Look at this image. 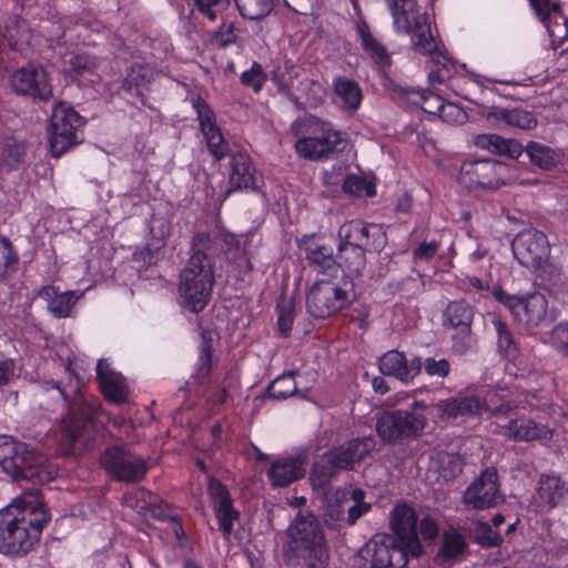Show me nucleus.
<instances>
[{"label": "nucleus", "mask_w": 568, "mask_h": 568, "mask_svg": "<svg viewBox=\"0 0 568 568\" xmlns=\"http://www.w3.org/2000/svg\"><path fill=\"white\" fill-rule=\"evenodd\" d=\"M420 369L419 357L407 361L405 354L398 351H389L379 359V371L383 375L393 376L404 383L413 381Z\"/></svg>", "instance_id": "4be33fe9"}, {"label": "nucleus", "mask_w": 568, "mask_h": 568, "mask_svg": "<svg viewBox=\"0 0 568 568\" xmlns=\"http://www.w3.org/2000/svg\"><path fill=\"white\" fill-rule=\"evenodd\" d=\"M356 33L363 50L368 54L376 68L385 73L392 65V58L386 47L373 36L369 26L363 19L356 23Z\"/></svg>", "instance_id": "bb28decb"}, {"label": "nucleus", "mask_w": 568, "mask_h": 568, "mask_svg": "<svg viewBox=\"0 0 568 568\" xmlns=\"http://www.w3.org/2000/svg\"><path fill=\"white\" fill-rule=\"evenodd\" d=\"M529 1L554 40H564L568 37V19L560 13L558 2L552 0Z\"/></svg>", "instance_id": "b1692460"}, {"label": "nucleus", "mask_w": 568, "mask_h": 568, "mask_svg": "<svg viewBox=\"0 0 568 568\" xmlns=\"http://www.w3.org/2000/svg\"><path fill=\"white\" fill-rule=\"evenodd\" d=\"M436 408L443 419L474 417L479 415V400L475 392H466L455 397L439 400Z\"/></svg>", "instance_id": "a878e982"}, {"label": "nucleus", "mask_w": 568, "mask_h": 568, "mask_svg": "<svg viewBox=\"0 0 568 568\" xmlns=\"http://www.w3.org/2000/svg\"><path fill=\"white\" fill-rule=\"evenodd\" d=\"M353 291L341 288L328 281H317L307 294L308 313L317 318H326L347 306L354 294Z\"/></svg>", "instance_id": "9b49d317"}, {"label": "nucleus", "mask_w": 568, "mask_h": 568, "mask_svg": "<svg viewBox=\"0 0 568 568\" xmlns=\"http://www.w3.org/2000/svg\"><path fill=\"white\" fill-rule=\"evenodd\" d=\"M333 88L347 109L357 110L359 108L363 94L356 81L346 78H337L334 80Z\"/></svg>", "instance_id": "ea45409f"}, {"label": "nucleus", "mask_w": 568, "mask_h": 568, "mask_svg": "<svg viewBox=\"0 0 568 568\" xmlns=\"http://www.w3.org/2000/svg\"><path fill=\"white\" fill-rule=\"evenodd\" d=\"M331 459V464L335 466V469L339 473L342 470L354 469L355 462L353 460L348 449L345 445L334 448L326 453Z\"/></svg>", "instance_id": "13d9d810"}, {"label": "nucleus", "mask_w": 568, "mask_h": 568, "mask_svg": "<svg viewBox=\"0 0 568 568\" xmlns=\"http://www.w3.org/2000/svg\"><path fill=\"white\" fill-rule=\"evenodd\" d=\"M27 145L13 136L3 138L0 142V166L8 172L17 170L24 163Z\"/></svg>", "instance_id": "72a5a7b5"}, {"label": "nucleus", "mask_w": 568, "mask_h": 568, "mask_svg": "<svg viewBox=\"0 0 568 568\" xmlns=\"http://www.w3.org/2000/svg\"><path fill=\"white\" fill-rule=\"evenodd\" d=\"M193 106L197 114L201 131H210V129L217 126L215 123V114L201 97H196L192 100Z\"/></svg>", "instance_id": "4d7b16f0"}, {"label": "nucleus", "mask_w": 568, "mask_h": 568, "mask_svg": "<svg viewBox=\"0 0 568 568\" xmlns=\"http://www.w3.org/2000/svg\"><path fill=\"white\" fill-rule=\"evenodd\" d=\"M422 365H424L425 372L433 377L445 378L450 373V363L446 358L427 357Z\"/></svg>", "instance_id": "680f3d73"}, {"label": "nucleus", "mask_w": 568, "mask_h": 568, "mask_svg": "<svg viewBox=\"0 0 568 568\" xmlns=\"http://www.w3.org/2000/svg\"><path fill=\"white\" fill-rule=\"evenodd\" d=\"M39 296L48 303V310L55 317H67L74 304L73 294L65 292L59 294L53 286L43 287Z\"/></svg>", "instance_id": "4c0bfd02"}, {"label": "nucleus", "mask_w": 568, "mask_h": 568, "mask_svg": "<svg viewBox=\"0 0 568 568\" xmlns=\"http://www.w3.org/2000/svg\"><path fill=\"white\" fill-rule=\"evenodd\" d=\"M65 72L71 75H82L85 72H90L95 67L94 60L85 54L78 53L72 54L68 60L64 61Z\"/></svg>", "instance_id": "5fc2aeb1"}, {"label": "nucleus", "mask_w": 568, "mask_h": 568, "mask_svg": "<svg viewBox=\"0 0 568 568\" xmlns=\"http://www.w3.org/2000/svg\"><path fill=\"white\" fill-rule=\"evenodd\" d=\"M503 428L504 434L515 440H532L539 436L536 424L525 417L511 418Z\"/></svg>", "instance_id": "79ce46f5"}, {"label": "nucleus", "mask_w": 568, "mask_h": 568, "mask_svg": "<svg viewBox=\"0 0 568 568\" xmlns=\"http://www.w3.org/2000/svg\"><path fill=\"white\" fill-rule=\"evenodd\" d=\"M304 475V462L298 457L278 458L267 469V477L274 487L290 486Z\"/></svg>", "instance_id": "cd10ccee"}, {"label": "nucleus", "mask_w": 568, "mask_h": 568, "mask_svg": "<svg viewBox=\"0 0 568 568\" xmlns=\"http://www.w3.org/2000/svg\"><path fill=\"white\" fill-rule=\"evenodd\" d=\"M265 80L266 75L263 68L257 62H254L252 68L244 71L241 75V82L246 87H252L255 92H258L262 89Z\"/></svg>", "instance_id": "052dcab7"}, {"label": "nucleus", "mask_w": 568, "mask_h": 568, "mask_svg": "<svg viewBox=\"0 0 568 568\" xmlns=\"http://www.w3.org/2000/svg\"><path fill=\"white\" fill-rule=\"evenodd\" d=\"M287 542L283 549V559L290 566L305 568H325L329 552L324 531L317 517L302 509L290 524Z\"/></svg>", "instance_id": "7ed1b4c3"}, {"label": "nucleus", "mask_w": 568, "mask_h": 568, "mask_svg": "<svg viewBox=\"0 0 568 568\" xmlns=\"http://www.w3.org/2000/svg\"><path fill=\"white\" fill-rule=\"evenodd\" d=\"M525 151L534 165L546 171L555 168L557 163L560 161L559 153L539 142H528V144L525 148Z\"/></svg>", "instance_id": "58836bf2"}, {"label": "nucleus", "mask_w": 568, "mask_h": 568, "mask_svg": "<svg viewBox=\"0 0 568 568\" xmlns=\"http://www.w3.org/2000/svg\"><path fill=\"white\" fill-rule=\"evenodd\" d=\"M202 342L200 345V362L196 372V377L204 378L209 375L212 368V341L213 332L210 329H203L201 333Z\"/></svg>", "instance_id": "de8ad7c7"}, {"label": "nucleus", "mask_w": 568, "mask_h": 568, "mask_svg": "<svg viewBox=\"0 0 568 568\" xmlns=\"http://www.w3.org/2000/svg\"><path fill=\"white\" fill-rule=\"evenodd\" d=\"M241 16L248 20H260L273 10V0H235Z\"/></svg>", "instance_id": "49530a36"}, {"label": "nucleus", "mask_w": 568, "mask_h": 568, "mask_svg": "<svg viewBox=\"0 0 568 568\" xmlns=\"http://www.w3.org/2000/svg\"><path fill=\"white\" fill-rule=\"evenodd\" d=\"M568 489L565 483L554 475H541L538 486V497L548 508H554L564 500Z\"/></svg>", "instance_id": "c9c22d12"}, {"label": "nucleus", "mask_w": 568, "mask_h": 568, "mask_svg": "<svg viewBox=\"0 0 568 568\" xmlns=\"http://www.w3.org/2000/svg\"><path fill=\"white\" fill-rule=\"evenodd\" d=\"M101 465L113 478L124 483H138L148 471L143 457L119 446L110 447L102 454Z\"/></svg>", "instance_id": "f8f14e48"}, {"label": "nucleus", "mask_w": 568, "mask_h": 568, "mask_svg": "<svg viewBox=\"0 0 568 568\" xmlns=\"http://www.w3.org/2000/svg\"><path fill=\"white\" fill-rule=\"evenodd\" d=\"M209 495L213 501L215 516L225 538L233 532V523L240 519V513L233 507L232 497L220 480L211 479Z\"/></svg>", "instance_id": "412c9836"}, {"label": "nucleus", "mask_w": 568, "mask_h": 568, "mask_svg": "<svg viewBox=\"0 0 568 568\" xmlns=\"http://www.w3.org/2000/svg\"><path fill=\"white\" fill-rule=\"evenodd\" d=\"M82 116L70 105L59 102L53 106L50 119V150L54 158H59L71 146L83 141L81 126Z\"/></svg>", "instance_id": "0eeeda50"}, {"label": "nucleus", "mask_w": 568, "mask_h": 568, "mask_svg": "<svg viewBox=\"0 0 568 568\" xmlns=\"http://www.w3.org/2000/svg\"><path fill=\"white\" fill-rule=\"evenodd\" d=\"M375 445L376 442L372 436L354 438L345 444L355 464L363 460L371 452H373Z\"/></svg>", "instance_id": "864d4df0"}, {"label": "nucleus", "mask_w": 568, "mask_h": 568, "mask_svg": "<svg viewBox=\"0 0 568 568\" xmlns=\"http://www.w3.org/2000/svg\"><path fill=\"white\" fill-rule=\"evenodd\" d=\"M394 24L398 31L410 34L413 50L418 53H434L436 41L432 34L428 18L418 7L395 9L392 11Z\"/></svg>", "instance_id": "1a4fd4ad"}, {"label": "nucleus", "mask_w": 568, "mask_h": 568, "mask_svg": "<svg viewBox=\"0 0 568 568\" xmlns=\"http://www.w3.org/2000/svg\"><path fill=\"white\" fill-rule=\"evenodd\" d=\"M495 329L497 332L498 337V347L499 351L503 352L507 356H511L515 354V346H514V339L513 335L506 325V323L501 322L500 320L494 321Z\"/></svg>", "instance_id": "bf43d9fd"}, {"label": "nucleus", "mask_w": 568, "mask_h": 568, "mask_svg": "<svg viewBox=\"0 0 568 568\" xmlns=\"http://www.w3.org/2000/svg\"><path fill=\"white\" fill-rule=\"evenodd\" d=\"M507 172V165L497 160L467 161L460 166L458 181L468 190L478 187L498 189L505 184Z\"/></svg>", "instance_id": "9d476101"}, {"label": "nucleus", "mask_w": 568, "mask_h": 568, "mask_svg": "<svg viewBox=\"0 0 568 568\" xmlns=\"http://www.w3.org/2000/svg\"><path fill=\"white\" fill-rule=\"evenodd\" d=\"M278 308V318H277V329L282 336H287L292 329L293 325V306L291 303H283L277 306Z\"/></svg>", "instance_id": "338daca9"}, {"label": "nucleus", "mask_w": 568, "mask_h": 568, "mask_svg": "<svg viewBox=\"0 0 568 568\" xmlns=\"http://www.w3.org/2000/svg\"><path fill=\"white\" fill-rule=\"evenodd\" d=\"M149 230L154 243H149L146 248L151 252L159 251L172 232V224L165 216L153 215L149 223Z\"/></svg>", "instance_id": "c03bdc74"}, {"label": "nucleus", "mask_w": 568, "mask_h": 568, "mask_svg": "<svg viewBox=\"0 0 568 568\" xmlns=\"http://www.w3.org/2000/svg\"><path fill=\"white\" fill-rule=\"evenodd\" d=\"M496 297L510 311L516 321L527 327H537L547 320L548 302L542 294H531L524 298L499 292Z\"/></svg>", "instance_id": "dca6fc26"}, {"label": "nucleus", "mask_w": 568, "mask_h": 568, "mask_svg": "<svg viewBox=\"0 0 568 568\" xmlns=\"http://www.w3.org/2000/svg\"><path fill=\"white\" fill-rule=\"evenodd\" d=\"M50 520L38 494L27 493L0 509V554L24 557L40 541Z\"/></svg>", "instance_id": "f257e3e1"}, {"label": "nucleus", "mask_w": 568, "mask_h": 568, "mask_svg": "<svg viewBox=\"0 0 568 568\" xmlns=\"http://www.w3.org/2000/svg\"><path fill=\"white\" fill-rule=\"evenodd\" d=\"M467 549V542L462 534L456 530L445 531L442 546L435 557L437 565H443L459 558Z\"/></svg>", "instance_id": "e433bc0d"}, {"label": "nucleus", "mask_w": 568, "mask_h": 568, "mask_svg": "<svg viewBox=\"0 0 568 568\" xmlns=\"http://www.w3.org/2000/svg\"><path fill=\"white\" fill-rule=\"evenodd\" d=\"M211 154L221 160L229 153V143L225 141L219 126L202 132Z\"/></svg>", "instance_id": "8fccbe9b"}, {"label": "nucleus", "mask_w": 568, "mask_h": 568, "mask_svg": "<svg viewBox=\"0 0 568 568\" xmlns=\"http://www.w3.org/2000/svg\"><path fill=\"white\" fill-rule=\"evenodd\" d=\"M343 190L355 196H372L375 193L374 185L366 179L357 175H349L345 179Z\"/></svg>", "instance_id": "6e6d98bb"}, {"label": "nucleus", "mask_w": 568, "mask_h": 568, "mask_svg": "<svg viewBox=\"0 0 568 568\" xmlns=\"http://www.w3.org/2000/svg\"><path fill=\"white\" fill-rule=\"evenodd\" d=\"M43 395L47 398L67 404L69 416L63 419V440L70 446L79 444L85 448L95 436L93 415L98 404L88 402L83 396L77 395L72 400L54 382H47L43 386Z\"/></svg>", "instance_id": "20e7f679"}, {"label": "nucleus", "mask_w": 568, "mask_h": 568, "mask_svg": "<svg viewBox=\"0 0 568 568\" xmlns=\"http://www.w3.org/2000/svg\"><path fill=\"white\" fill-rule=\"evenodd\" d=\"M209 495L213 501L215 516L225 538L233 532V523L240 519V513L233 507L232 497L220 480L211 479Z\"/></svg>", "instance_id": "aec40b11"}, {"label": "nucleus", "mask_w": 568, "mask_h": 568, "mask_svg": "<svg viewBox=\"0 0 568 568\" xmlns=\"http://www.w3.org/2000/svg\"><path fill=\"white\" fill-rule=\"evenodd\" d=\"M463 471V463L458 456L447 454L443 456V478L450 480Z\"/></svg>", "instance_id": "774afa93"}, {"label": "nucleus", "mask_w": 568, "mask_h": 568, "mask_svg": "<svg viewBox=\"0 0 568 568\" xmlns=\"http://www.w3.org/2000/svg\"><path fill=\"white\" fill-rule=\"evenodd\" d=\"M464 504L471 509L484 510L504 503L496 468H486L465 490Z\"/></svg>", "instance_id": "2eb2a0df"}, {"label": "nucleus", "mask_w": 568, "mask_h": 568, "mask_svg": "<svg viewBox=\"0 0 568 568\" xmlns=\"http://www.w3.org/2000/svg\"><path fill=\"white\" fill-rule=\"evenodd\" d=\"M18 254L14 252L8 237L0 235V283H2L10 270L18 263Z\"/></svg>", "instance_id": "09e8293b"}, {"label": "nucleus", "mask_w": 568, "mask_h": 568, "mask_svg": "<svg viewBox=\"0 0 568 568\" xmlns=\"http://www.w3.org/2000/svg\"><path fill=\"white\" fill-rule=\"evenodd\" d=\"M329 462L328 456L324 454L322 458L313 465L310 479L314 488H325L338 474L335 466Z\"/></svg>", "instance_id": "37998d69"}, {"label": "nucleus", "mask_w": 568, "mask_h": 568, "mask_svg": "<svg viewBox=\"0 0 568 568\" xmlns=\"http://www.w3.org/2000/svg\"><path fill=\"white\" fill-rule=\"evenodd\" d=\"M256 171L250 156L245 153H236L231 159L230 186L232 190L256 189Z\"/></svg>", "instance_id": "c85d7f7f"}, {"label": "nucleus", "mask_w": 568, "mask_h": 568, "mask_svg": "<svg viewBox=\"0 0 568 568\" xmlns=\"http://www.w3.org/2000/svg\"><path fill=\"white\" fill-rule=\"evenodd\" d=\"M342 133L329 123H322L307 138H301L295 143L296 152L304 159L317 161L327 159L332 153L343 149Z\"/></svg>", "instance_id": "4468645a"}, {"label": "nucleus", "mask_w": 568, "mask_h": 568, "mask_svg": "<svg viewBox=\"0 0 568 568\" xmlns=\"http://www.w3.org/2000/svg\"><path fill=\"white\" fill-rule=\"evenodd\" d=\"M487 121L497 126H511L521 130H531L537 125L534 114L520 108H501L493 105L484 113Z\"/></svg>", "instance_id": "5701e85b"}, {"label": "nucleus", "mask_w": 568, "mask_h": 568, "mask_svg": "<svg viewBox=\"0 0 568 568\" xmlns=\"http://www.w3.org/2000/svg\"><path fill=\"white\" fill-rule=\"evenodd\" d=\"M473 539L484 548L498 547L504 541L503 536L494 531L487 523H479L473 534Z\"/></svg>", "instance_id": "603ef678"}, {"label": "nucleus", "mask_w": 568, "mask_h": 568, "mask_svg": "<svg viewBox=\"0 0 568 568\" xmlns=\"http://www.w3.org/2000/svg\"><path fill=\"white\" fill-rule=\"evenodd\" d=\"M97 379L106 399L121 404L128 399V385L125 379L115 373L105 359H100L97 365Z\"/></svg>", "instance_id": "393cba45"}, {"label": "nucleus", "mask_w": 568, "mask_h": 568, "mask_svg": "<svg viewBox=\"0 0 568 568\" xmlns=\"http://www.w3.org/2000/svg\"><path fill=\"white\" fill-rule=\"evenodd\" d=\"M394 92L399 97L405 98L408 102L419 105L424 112L429 114H439L443 116L445 106L439 95L428 93L425 90L404 87H395Z\"/></svg>", "instance_id": "473e14b6"}, {"label": "nucleus", "mask_w": 568, "mask_h": 568, "mask_svg": "<svg viewBox=\"0 0 568 568\" xmlns=\"http://www.w3.org/2000/svg\"><path fill=\"white\" fill-rule=\"evenodd\" d=\"M344 519V510L338 501L328 503L326 505L323 513V520L327 528H338Z\"/></svg>", "instance_id": "e2e57ef3"}, {"label": "nucleus", "mask_w": 568, "mask_h": 568, "mask_svg": "<svg viewBox=\"0 0 568 568\" xmlns=\"http://www.w3.org/2000/svg\"><path fill=\"white\" fill-rule=\"evenodd\" d=\"M410 555L407 547L397 542L396 537L377 534L359 550L363 568H405Z\"/></svg>", "instance_id": "6e6552de"}, {"label": "nucleus", "mask_w": 568, "mask_h": 568, "mask_svg": "<svg viewBox=\"0 0 568 568\" xmlns=\"http://www.w3.org/2000/svg\"><path fill=\"white\" fill-rule=\"evenodd\" d=\"M551 344L552 346L568 356V322H562L556 325L551 331Z\"/></svg>", "instance_id": "0e129e2a"}, {"label": "nucleus", "mask_w": 568, "mask_h": 568, "mask_svg": "<svg viewBox=\"0 0 568 568\" xmlns=\"http://www.w3.org/2000/svg\"><path fill=\"white\" fill-rule=\"evenodd\" d=\"M306 258L321 272H336L337 262L334 258L333 248L324 244L320 239L310 236L304 240Z\"/></svg>", "instance_id": "2f4dec72"}, {"label": "nucleus", "mask_w": 568, "mask_h": 568, "mask_svg": "<svg viewBox=\"0 0 568 568\" xmlns=\"http://www.w3.org/2000/svg\"><path fill=\"white\" fill-rule=\"evenodd\" d=\"M476 145L488 151L506 155L510 159H517L525 150L521 144L514 139H504L497 134H481L476 140Z\"/></svg>", "instance_id": "f704fd0d"}, {"label": "nucleus", "mask_w": 568, "mask_h": 568, "mask_svg": "<svg viewBox=\"0 0 568 568\" xmlns=\"http://www.w3.org/2000/svg\"><path fill=\"white\" fill-rule=\"evenodd\" d=\"M473 316V310L465 301L452 302L445 310L446 321L457 329H469Z\"/></svg>", "instance_id": "a19ab883"}, {"label": "nucleus", "mask_w": 568, "mask_h": 568, "mask_svg": "<svg viewBox=\"0 0 568 568\" xmlns=\"http://www.w3.org/2000/svg\"><path fill=\"white\" fill-rule=\"evenodd\" d=\"M11 87L14 92L40 101L52 97V87L48 72L42 65L28 64L16 70L11 75Z\"/></svg>", "instance_id": "a211bd4d"}, {"label": "nucleus", "mask_w": 568, "mask_h": 568, "mask_svg": "<svg viewBox=\"0 0 568 568\" xmlns=\"http://www.w3.org/2000/svg\"><path fill=\"white\" fill-rule=\"evenodd\" d=\"M337 236L341 242L367 252H381L387 244L386 233L381 224L352 220L342 224Z\"/></svg>", "instance_id": "ddd939ff"}, {"label": "nucleus", "mask_w": 568, "mask_h": 568, "mask_svg": "<svg viewBox=\"0 0 568 568\" xmlns=\"http://www.w3.org/2000/svg\"><path fill=\"white\" fill-rule=\"evenodd\" d=\"M426 424L427 419L422 413L385 410L377 416L376 432L384 443L397 445L420 436Z\"/></svg>", "instance_id": "423d86ee"}, {"label": "nucleus", "mask_w": 568, "mask_h": 568, "mask_svg": "<svg viewBox=\"0 0 568 568\" xmlns=\"http://www.w3.org/2000/svg\"><path fill=\"white\" fill-rule=\"evenodd\" d=\"M297 394L298 389L294 378V372L281 375L267 387V395L273 399H286Z\"/></svg>", "instance_id": "a18cd8bd"}, {"label": "nucleus", "mask_w": 568, "mask_h": 568, "mask_svg": "<svg viewBox=\"0 0 568 568\" xmlns=\"http://www.w3.org/2000/svg\"><path fill=\"white\" fill-rule=\"evenodd\" d=\"M47 458L26 443L0 437V466L14 479L43 484L49 479Z\"/></svg>", "instance_id": "39448f33"}, {"label": "nucleus", "mask_w": 568, "mask_h": 568, "mask_svg": "<svg viewBox=\"0 0 568 568\" xmlns=\"http://www.w3.org/2000/svg\"><path fill=\"white\" fill-rule=\"evenodd\" d=\"M211 237L206 233H196L191 243V254L180 272L178 292L181 305L199 313L209 304L214 285V268L207 251Z\"/></svg>", "instance_id": "f03ea898"}, {"label": "nucleus", "mask_w": 568, "mask_h": 568, "mask_svg": "<svg viewBox=\"0 0 568 568\" xmlns=\"http://www.w3.org/2000/svg\"><path fill=\"white\" fill-rule=\"evenodd\" d=\"M479 400V415L489 412L493 416H508L515 408L510 402L506 400L508 392L506 389L480 388L475 392Z\"/></svg>", "instance_id": "c756f323"}, {"label": "nucleus", "mask_w": 568, "mask_h": 568, "mask_svg": "<svg viewBox=\"0 0 568 568\" xmlns=\"http://www.w3.org/2000/svg\"><path fill=\"white\" fill-rule=\"evenodd\" d=\"M3 36L13 49H18L20 44L30 39L27 23L19 19H13L10 24L6 26Z\"/></svg>", "instance_id": "3c124183"}, {"label": "nucleus", "mask_w": 568, "mask_h": 568, "mask_svg": "<svg viewBox=\"0 0 568 568\" xmlns=\"http://www.w3.org/2000/svg\"><path fill=\"white\" fill-rule=\"evenodd\" d=\"M534 271L542 285L556 284L561 277L560 270L549 263L548 258L544 263H540L539 267H535Z\"/></svg>", "instance_id": "69168bd1"}, {"label": "nucleus", "mask_w": 568, "mask_h": 568, "mask_svg": "<svg viewBox=\"0 0 568 568\" xmlns=\"http://www.w3.org/2000/svg\"><path fill=\"white\" fill-rule=\"evenodd\" d=\"M515 258L525 267L534 270L544 263L550 253L546 235L536 230L523 231L513 240Z\"/></svg>", "instance_id": "f3484780"}, {"label": "nucleus", "mask_w": 568, "mask_h": 568, "mask_svg": "<svg viewBox=\"0 0 568 568\" xmlns=\"http://www.w3.org/2000/svg\"><path fill=\"white\" fill-rule=\"evenodd\" d=\"M337 268L341 267L345 275L349 278L359 277L366 267V255L367 251L346 244L344 242L338 243L337 246Z\"/></svg>", "instance_id": "7c9ffc66"}, {"label": "nucleus", "mask_w": 568, "mask_h": 568, "mask_svg": "<svg viewBox=\"0 0 568 568\" xmlns=\"http://www.w3.org/2000/svg\"><path fill=\"white\" fill-rule=\"evenodd\" d=\"M390 528L397 542L407 547L410 556L418 557L422 554V545L417 534V516L407 505H397L390 513Z\"/></svg>", "instance_id": "6ab92c4d"}]
</instances>
